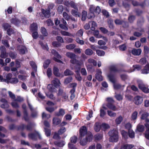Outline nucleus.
I'll return each mask as SVG.
<instances>
[{"label": "nucleus", "instance_id": "nucleus-24", "mask_svg": "<svg viewBox=\"0 0 149 149\" xmlns=\"http://www.w3.org/2000/svg\"><path fill=\"white\" fill-rule=\"evenodd\" d=\"M52 83L54 84V87L56 88L59 86L61 84L59 80L57 78H55L52 81Z\"/></svg>", "mask_w": 149, "mask_h": 149}, {"label": "nucleus", "instance_id": "nucleus-6", "mask_svg": "<svg viewBox=\"0 0 149 149\" xmlns=\"http://www.w3.org/2000/svg\"><path fill=\"white\" fill-rule=\"evenodd\" d=\"M41 11V13H38L37 16L38 17L40 16L42 19H43L44 17L48 18L50 17V10L42 9Z\"/></svg>", "mask_w": 149, "mask_h": 149}, {"label": "nucleus", "instance_id": "nucleus-19", "mask_svg": "<svg viewBox=\"0 0 149 149\" xmlns=\"http://www.w3.org/2000/svg\"><path fill=\"white\" fill-rule=\"evenodd\" d=\"M143 100L142 98L139 96H137L134 98V103L137 105L141 104L142 103Z\"/></svg>", "mask_w": 149, "mask_h": 149}, {"label": "nucleus", "instance_id": "nucleus-5", "mask_svg": "<svg viewBox=\"0 0 149 149\" xmlns=\"http://www.w3.org/2000/svg\"><path fill=\"white\" fill-rule=\"evenodd\" d=\"M118 132L116 130H110L108 133L110 136L109 141L111 142H117L118 141Z\"/></svg>", "mask_w": 149, "mask_h": 149}, {"label": "nucleus", "instance_id": "nucleus-15", "mask_svg": "<svg viewBox=\"0 0 149 149\" xmlns=\"http://www.w3.org/2000/svg\"><path fill=\"white\" fill-rule=\"evenodd\" d=\"M102 72L100 69H98L97 70V73L95 75V77L99 81H101L103 80V77L101 74Z\"/></svg>", "mask_w": 149, "mask_h": 149}, {"label": "nucleus", "instance_id": "nucleus-31", "mask_svg": "<svg viewBox=\"0 0 149 149\" xmlns=\"http://www.w3.org/2000/svg\"><path fill=\"white\" fill-rule=\"evenodd\" d=\"M101 127V126L100 123H96L95 125L94 130L96 132H98L100 130Z\"/></svg>", "mask_w": 149, "mask_h": 149}, {"label": "nucleus", "instance_id": "nucleus-54", "mask_svg": "<svg viewBox=\"0 0 149 149\" xmlns=\"http://www.w3.org/2000/svg\"><path fill=\"white\" fill-rule=\"evenodd\" d=\"M16 101L15 100L13 101L11 103L12 106L15 108H18L19 107V104L17 102H16Z\"/></svg>", "mask_w": 149, "mask_h": 149}, {"label": "nucleus", "instance_id": "nucleus-40", "mask_svg": "<svg viewBox=\"0 0 149 149\" xmlns=\"http://www.w3.org/2000/svg\"><path fill=\"white\" fill-rule=\"evenodd\" d=\"M60 122V120L58 118H54L53 119V123L54 125H57L59 124Z\"/></svg>", "mask_w": 149, "mask_h": 149}, {"label": "nucleus", "instance_id": "nucleus-46", "mask_svg": "<svg viewBox=\"0 0 149 149\" xmlns=\"http://www.w3.org/2000/svg\"><path fill=\"white\" fill-rule=\"evenodd\" d=\"M128 135L129 137L131 138H133L134 137V132L131 130H129Z\"/></svg>", "mask_w": 149, "mask_h": 149}, {"label": "nucleus", "instance_id": "nucleus-16", "mask_svg": "<svg viewBox=\"0 0 149 149\" xmlns=\"http://www.w3.org/2000/svg\"><path fill=\"white\" fill-rule=\"evenodd\" d=\"M0 101L2 103L0 105L1 108L6 109L9 106L6 100L4 99H1Z\"/></svg>", "mask_w": 149, "mask_h": 149}, {"label": "nucleus", "instance_id": "nucleus-29", "mask_svg": "<svg viewBox=\"0 0 149 149\" xmlns=\"http://www.w3.org/2000/svg\"><path fill=\"white\" fill-rule=\"evenodd\" d=\"M145 126L147 129L145 133V137L146 139L149 140V124L146 123Z\"/></svg>", "mask_w": 149, "mask_h": 149}, {"label": "nucleus", "instance_id": "nucleus-32", "mask_svg": "<svg viewBox=\"0 0 149 149\" xmlns=\"http://www.w3.org/2000/svg\"><path fill=\"white\" fill-rule=\"evenodd\" d=\"M112 103H108L107 104V106L110 109L115 111L117 110L116 107L112 104Z\"/></svg>", "mask_w": 149, "mask_h": 149}, {"label": "nucleus", "instance_id": "nucleus-63", "mask_svg": "<svg viewBox=\"0 0 149 149\" xmlns=\"http://www.w3.org/2000/svg\"><path fill=\"white\" fill-rule=\"evenodd\" d=\"M65 131L66 129L65 127H62L58 131V133L59 134H61L65 132Z\"/></svg>", "mask_w": 149, "mask_h": 149}, {"label": "nucleus", "instance_id": "nucleus-61", "mask_svg": "<svg viewBox=\"0 0 149 149\" xmlns=\"http://www.w3.org/2000/svg\"><path fill=\"white\" fill-rule=\"evenodd\" d=\"M63 16L67 20H68L70 19V16L65 12H63Z\"/></svg>", "mask_w": 149, "mask_h": 149}, {"label": "nucleus", "instance_id": "nucleus-62", "mask_svg": "<svg viewBox=\"0 0 149 149\" xmlns=\"http://www.w3.org/2000/svg\"><path fill=\"white\" fill-rule=\"evenodd\" d=\"M63 10V7L62 5L58 6L57 9V11L59 13H61Z\"/></svg>", "mask_w": 149, "mask_h": 149}, {"label": "nucleus", "instance_id": "nucleus-50", "mask_svg": "<svg viewBox=\"0 0 149 149\" xmlns=\"http://www.w3.org/2000/svg\"><path fill=\"white\" fill-rule=\"evenodd\" d=\"M121 134L123 137L125 139L128 138V134L127 132L124 130H122L121 132Z\"/></svg>", "mask_w": 149, "mask_h": 149}, {"label": "nucleus", "instance_id": "nucleus-26", "mask_svg": "<svg viewBox=\"0 0 149 149\" xmlns=\"http://www.w3.org/2000/svg\"><path fill=\"white\" fill-rule=\"evenodd\" d=\"M38 29V25L36 23H33L31 25L30 30L32 31H37Z\"/></svg>", "mask_w": 149, "mask_h": 149}, {"label": "nucleus", "instance_id": "nucleus-30", "mask_svg": "<svg viewBox=\"0 0 149 149\" xmlns=\"http://www.w3.org/2000/svg\"><path fill=\"white\" fill-rule=\"evenodd\" d=\"M123 119V118L121 116H119L115 120L116 123L117 125L120 124Z\"/></svg>", "mask_w": 149, "mask_h": 149}, {"label": "nucleus", "instance_id": "nucleus-42", "mask_svg": "<svg viewBox=\"0 0 149 149\" xmlns=\"http://www.w3.org/2000/svg\"><path fill=\"white\" fill-rule=\"evenodd\" d=\"M125 149H131L134 147V145L131 144H124L123 145Z\"/></svg>", "mask_w": 149, "mask_h": 149}, {"label": "nucleus", "instance_id": "nucleus-41", "mask_svg": "<svg viewBox=\"0 0 149 149\" xmlns=\"http://www.w3.org/2000/svg\"><path fill=\"white\" fill-rule=\"evenodd\" d=\"M90 24H91V29L92 31H94L95 29V27L97 26L96 23L94 21L89 22Z\"/></svg>", "mask_w": 149, "mask_h": 149}, {"label": "nucleus", "instance_id": "nucleus-38", "mask_svg": "<svg viewBox=\"0 0 149 149\" xmlns=\"http://www.w3.org/2000/svg\"><path fill=\"white\" fill-rule=\"evenodd\" d=\"M96 54L98 56H104L105 52L104 51L100 50H96Z\"/></svg>", "mask_w": 149, "mask_h": 149}, {"label": "nucleus", "instance_id": "nucleus-59", "mask_svg": "<svg viewBox=\"0 0 149 149\" xmlns=\"http://www.w3.org/2000/svg\"><path fill=\"white\" fill-rule=\"evenodd\" d=\"M47 145V144L45 142L43 143H41V145L40 144H36L35 147L37 149H38L40 148L42 146H46Z\"/></svg>", "mask_w": 149, "mask_h": 149}, {"label": "nucleus", "instance_id": "nucleus-4", "mask_svg": "<svg viewBox=\"0 0 149 149\" xmlns=\"http://www.w3.org/2000/svg\"><path fill=\"white\" fill-rule=\"evenodd\" d=\"M66 55L68 57L71 59L70 62L71 63L76 64L77 65L79 66L83 65L82 62L76 59V55L74 54L68 52L66 53Z\"/></svg>", "mask_w": 149, "mask_h": 149}, {"label": "nucleus", "instance_id": "nucleus-36", "mask_svg": "<svg viewBox=\"0 0 149 149\" xmlns=\"http://www.w3.org/2000/svg\"><path fill=\"white\" fill-rule=\"evenodd\" d=\"M93 34L97 38H100L102 37V36L99 34V31L97 30L94 31L93 32Z\"/></svg>", "mask_w": 149, "mask_h": 149}, {"label": "nucleus", "instance_id": "nucleus-8", "mask_svg": "<svg viewBox=\"0 0 149 149\" xmlns=\"http://www.w3.org/2000/svg\"><path fill=\"white\" fill-rule=\"evenodd\" d=\"M64 4L68 7L71 6L76 10L78 9V4L75 3L74 1H71L70 2L69 1L66 0L63 3Z\"/></svg>", "mask_w": 149, "mask_h": 149}, {"label": "nucleus", "instance_id": "nucleus-2", "mask_svg": "<svg viewBox=\"0 0 149 149\" xmlns=\"http://www.w3.org/2000/svg\"><path fill=\"white\" fill-rule=\"evenodd\" d=\"M110 72L107 75V77L110 81L113 83H114L116 81L115 78L112 73H115L116 72H120V70L117 67L116 65H112L110 66L109 67Z\"/></svg>", "mask_w": 149, "mask_h": 149}, {"label": "nucleus", "instance_id": "nucleus-58", "mask_svg": "<svg viewBox=\"0 0 149 149\" xmlns=\"http://www.w3.org/2000/svg\"><path fill=\"white\" fill-rule=\"evenodd\" d=\"M50 63V61L49 60H47L45 61L43 64V67L45 68H46L49 65Z\"/></svg>", "mask_w": 149, "mask_h": 149}, {"label": "nucleus", "instance_id": "nucleus-64", "mask_svg": "<svg viewBox=\"0 0 149 149\" xmlns=\"http://www.w3.org/2000/svg\"><path fill=\"white\" fill-rule=\"evenodd\" d=\"M123 21L120 19H117L115 20V23L116 25H120L123 24Z\"/></svg>", "mask_w": 149, "mask_h": 149}, {"label": "nucleus", "instance_id": "nucleus-25", "mask_svg": "<svg viewBox=\"0 0 149 149\" xmlns=\"http://www.w3.org/2000/svg\"><path fill=\"white\" fill-rule=\"evenodd\" d=\"M141 73L143 74H147L149 73V64H147L144 69L141 70Z\"/></svg>", "mask_w": 149, "mask_h": 149}, {"label": "nucleus", "instance_id": "nucleus-60", "mask_svg": "<svg viewBox=\"0 0 149 149\" xmlns=\"http://www.w3.org/2000/svg\"><path fill=\"white\" fill-rule=\"evenodd\" d=\"M77 137L75 136H74L70 138V142L72 143H75L77 142Z\"/></svg>", "mask_w": 149, "mask_h": 149}, {"label": "nucleus", "instance_id": "nucleus-27", "mask_svg": "<svg viewBox=\"0 0 149 149\" xmlns=\"http://www.w3.org/2000/svg\"><path fill=\"white\" fill-rule=\"evenodd\" d=\"M29 64L32 69L35 72H36L37 71V66L35 63L32 61H30Z\"/></svg>", "mask_w": 149, "mask_h": 149}, {"label": "nucleus", "instance_id": "nucleus-48", "mask_svg": "<svg viewBox=\"0 0 149 149\" xmlns=\"http://www.w3.org/2000/svg\"><path fill=\"white\" fill-rule=\"evenodd\" d=\"M88 61L89 63H92L95 66L97 65V63L96 61L92 58H90L88 59Z\"/></svg>", "mask_w": 149, "mask_h": 149}, {"label": "nucleus", "instance_id": "nucleus-28", "mask_svg": "<svg viewBox=\"0 0 149 149\" xmlns=\"http://www.w3.org/2000/svg\"><path fill=\"white\" fill-rule=\"evenodd\" d=\"M47 88L51 92H56L57 90L54 87L52 84H49L47 86Z\"/></svg>", "mask_w": 149, "mask_h": 149}, {"label": "nucleus", "instance_id": "nucleus-33", "mask_svg": "<svg viewBox=\"0 0 149 149\" xmlns=\"http://www.w3.org/2000/svg\"><path fill=\"white\" fill-rule=\"evenodd\" d=\"M77 10L78 9L76 10H72L71 11L72 14L74 16L79 17H80V13Z\"/></svg>", "mask_w": 149, "mask_h": 149}, {"label": "nucleus", "instance_id": "nucleus-47", "mask_svg": "<svg viewBox=\"0 0 149 149\" xmlns=\"http://www.w3.org/2000/svg\"><path fill=\"white\" fill-rule=\"evenodd\" d=\"M107 114L109 116L111 117H115L116 116V113L109 110H108Z\"/></svg>", "mask_w": 149, "mask_h": 149}, {"label": "nucleus", "instance_id": "nucleus-7", "mask_svg": "<svg viewBox=\"0 0 149 149\" xmlns=\"http://www.w3.org/2000/svg\"><path fill=\"white\" fill-rule=\"evenodd\" d=\"M137 82L139 87L140 89L144 93H149V88L148 87L145 86V85L141 80H138Z\"/></svg>", "mask_w": 149, "mask_h": 149}, {"label": "nucleus", "instance_id": "nucleus-1", "mask_svg": "<svg viewBox=\"0 0 149 149\" xmlns=\"http://www.w3.org/2000/svg\"><path fill=\"white\" fill-rule=\"evenodd\" d=\"M80 143L82 146L85 145L87 142H90L92 140L93 135L90 133L87 134V130L86 127L85 126L82 127L80 128Z\"/></svg>", "mask_w": 149, "mask_h": 149}, {"label": "nucleus", "instance_id": "nucleus-56", "mask_svg": "<svg viewBox=\"0 0 149 149\" xmlns=\"http://www.w3.org/2000/svg\"><path fill=\"white\" fill-rule=\"evenodd\" d=\"M18 82V79L17 78H13L10 79L9 82L13 84H16Z\"/></svg>", "mask_w": 149, "mask_h": 149}, {"label": "nucleus", "instance_id": "nucleus-22", "mask_svg": "<svg viewBox=\"0 0 149 149\" xmlns=\"http://www.w3.org/2000/svg\"><path fill=\"white\" fill-rule=\"evenodd\" d=\"M10 22L12 24L16 26H18L20 23V21L16 17L13 18L10 20Z\"/></svg>", "mask_w": 149, "mask_h": 149}, {"label": "nucleus", "instance_id": "nucleus-57", "mask_svg": "<svg viewBox=\"0 0 149 149\" xmlns=\"http://www.w3.org/2000/svg\"><path fill=\"white\" fill-rule=\"evenodd\" d=\"M75 47V45L73 44H71L68 45H67L66 46V48L68 50H71L74 49Z\"/></svg>", "mask_w": 149, "mask_h": 149}, {"label": "nucleus", "instance_id": "nucleus-13", "mask_svg": "<svg viewBox=\"0 0 149 149\" xmlns=\"http://www.w3.org/2000/svg\"><path fill=\"white\" fill-rule=\"evenodd\" d=\"M0 49L1 53L0 57L4 58L7 57L8 56V54L6 52V49L5 47L2 46L1 47Z\"/></svg>", "mask_w": 149, "mask_h": 149}, {"label": "nucleus", "instance_id": "nucleus-49", "mask_svg": "<svg viewBox=\"0 0 149 149\" xmlns=\"http://www.w3.org/2000/svg\"><path fill=\"white\" fill-rule=\"evenodd\" d=\"M41 32L42 34L44 36H47L48 33L46 29L44 27H42L40 29Z\"/></svg>", "mask_w": 149, "mask_h": 149}, {"label": "nucleus", "instance_id": "nucleus-43", "mask_svg": "<svg viewBox=\"0 0 149 149\" xmlns=\"http://www.w3.org/2000/svg\"><path fill=\"white\" fill-rule=\"evenodd\" d=\"M53 73L56 76L59 77L60 75V74L59 72V70L56 67H54Z\"/></svg>", "mask_w": 149, "mask_h": 149}, {"label": "nucleus", "instance_id": "nucleus-20", "mask_svg": "<svg viewBox=\"0 0 149 149\" xmlns=\"http://www.w3.org/2000/svg\"><path fill=\"white\" fill-rule=\"evenodd\" d=\"M132 54L135 56H139L141 53V50L140 49H133L131 51Z\"/></svg>", "mask_w": 149, "mask_h": 149}, {"label": "nucleus", "instance_id": "nucleus-52", "mask_svg": "<svg viewBox=\"0 0 149 149\" xmlns=\"http://www.w3.org/2000/svg\"><path fill=\"white\" fill-rule=\"evenodd\" d=\"M83 30L80 29L79 30L76 34V36L79 37H81L83 35Z\"/></svg>", "mask_w": 149, "mask_h": 149}, {"label": "nucleus", "instance_id": "nucleus-55", "mask_svg": "<svg viewBox=\"0 0 149 149\" xmlns=\"http://www.w3.org/2000/svg\"><path fill=\"white\" fill-rule=\"evenodd\" d=\"M137 129L140 132H142L144 129V126L142 125H139L137 127Z\"/></svg>", "mask_w": 149, "mask_h": 149}, {"label": "nucleus", "instance_id": "nucleus-14", "mask_svg": "<svg viewBox=\"0 0 149 149\" xmlns=\"http://www.w3.org/2000/svg\"><path fill=\"white\" fill-rule=\"evenodd\" d=\"M22 107L23 109H24V111H23L24 118L25 120L26 121H27L29 120V117L28 116V113L26 109V105L25 104H23Z\"/></svg>", "mask_w": 149, "mask_h": 149}, {"label": "nucleus", "instance_id": "nucleus-17", "mask_svg": "<svg viewBox=\"0 0 149 149\" xmlns=\"http://www.w3.org/2000/svg\"><path fill=\"white\" fill-rule=\"evenodd\" d=\"M17 49L19 51L20 53L22 54H24L27 50L26 47L22 45L18 46Z\"/></svg>", "mask_w": 149, "mask_h": 149}, {"label": "nucleus", "instance_id": "nucleus-37", "mask_svg": "<svg viewBox=\"0 0 149 149\" xmlns=\"http://www.w3.org/2000/svg\"><path fill=\"white\" fill-rule=\"evenodd\" d=\"M87 17V12L83 10L82 13L81 20L83 21H85Z\"/></svg>", "mask_w": 149, "mask_h": 149}, {"label": "nucleus", "instance_id": "nucleus-9", "mask_svg": "<svg viewBox=\"0 0 149 149\" xmlns=\"http://www.w3.org/2000/svg\"><path fill=\"white\" fill-rule=\"evenodd\" d=\"M64 4L68 7L71 6L76 10L78 9V4L75 3L74 1H71L70 2L69 1L66 0L63 3Z\"/></svg>", "mask_w": 149, "mask_h": 149}, {"label": "nucleus", "instance_id": "nucleus-53", "mask_svg": "<svg viewBox=\"0 0 149 149\" xmlns=\"http://www.w3.org/2000/svg\"><path fill=\"white\" fill-rule=\"evenodd\" d=\"M138 115L137 111H135L133 112L131 116V118L132 120H135L136 119Z\"/></svg>", "mask_w": 149, "mask_h": 149}, {"label": "nucleus", "instance_id": "nucleus-23", "mask_svg": "<svg viewBox=\"0 0 149 149\" xmlns=\"http://www.w3.org/2000/svg\"><path fill=\"white\" fill-rule=\"evenodd\" d=\"M54 143L55 145L58 147H62L65 145V143L64 141H56Z\"/></svg>", "mask_w": 149, "mask_h": 149}, {"label": "nucleus", "instance_id": "nucleus-39", "mask_svg": "<svg viewBox=\"0 0 149 149\" xmlns=\"http://www.w3.org/2000/svg\"><path fill=\"white\" fill-rule=\"evenodd\" d=\"M51 53L52 54L54 55L55 56L57 57L58 58L60 59L61 57V56L55 50H52L51 51Z\"/></svg>", "mask_w": 149, "mask_h": 149}, {"label": "nucleus", "instance_id": "nucleus-18", "mask_svg": "<svg viewBox=\"0 0 149 149\" xmlns=\"http://www.w3.org/2000/svg\"><path fill=\"white\" fill-rule=\"evenodd\" d=\"M29 107L31 111V116L33 118H36L37 116V112L36 111L34 110L32 106L29 102L28 103Z\"/></svg>", "mask_w": 149, "mask_h": 149}, {"label": "nucleus", "instance_id": "nucleus-3", "mask_svg": "<svg viewBox=\"0 0 149 149\" xmlns=\"http://www.w3.org/2000/svg\"><path fill=\"white\" fill-rule=\"evenodd\" d=\"M89 10L90 13L88 14V18L90 19L95 17V13L97 15L99 14L101 12V9L100 7L98 6L95 7L93 5H91L90 6Z\"/></svg>", "mask_w": 149, "mask_h": 149}, {"label": "nucleus", "instance_id": "nucleus-10", "mask_svg": "<svg viewBox=\"0 0 149 149\" xmlns=\"http://www.w3.org/2000/svg\"><path fill=\"white\" fill-rule=\"evenodd\" d=\"M28 136L29 139L33 140H36L38 137L39 139H42V137L40 134L38 132L36 131H35L34 133H29V134Z\"/></svg>", "mask_w": 149, "mask_h": 149}, {"label": "nucleus", "instance_id": "nucleus-44", "mask_svg": "<svg viewBox=\"0 0 149 149\" xmlns=\"http://www.w3.org/2000/svg\"><path fill=\"white\" fill-rule=\"evenodd\" d=\"M108 23L109 27L111 29H113L114 28L113 21L111 19H109L108 21Z\"/></svg>", "mask_w": 149, "mask_h": 149}, {"label": "nucleus", "instance_id": "nucleus-35", "mask_svg": "<svg viewBox=\"0 0 149 149\" xmlns=\"http://www.w3.org/2000/svg\"><path fill=\"white\" fill-rule=\"evenodd\" d=\"M65 113V110L63 109H59L58 113H56V115L57 116H63Z\"/></svg>", "mask_w": 149, "mask_h": 149}, {"label": "nucleus", "instance_id": "nucleus-45", "mask_svg": "<svg viewBox=\"0 0 149 149\" xmlns=\"http://www.w3.org/2000/svg\"><path fill=\"white\" fill-rule=\"evenodd\" d=\"M72 78L71 77H67L65 80L64 84H67L69 83L72 81Z\"/></svg>", "mask_w": 149, "mask_h": 149}, {"label": "nucleus", "instance_id": "nucleus-21", "mask_svg": "<svg viewBox=\"0 0 149 149\" xmlns=\"http://www.w3.org/2000/svg\"><path fill=\"white\" fill-rule=\"evenodd\" d=\"M148 116V113L147 112H145L142 114L141 118V119L145 120V121L146 122L149 123V119L147 118V117Z\"/></svg>", "mask_w": 149, "mask_h": 149}, {"label": "nucleus", "instance_id": "nucleus-34", "mask_svg": "<svg viewBox=\"0 0 149 149\" xmlns=\"http://www.w3.org/2000/svg\"><path fill=\"white\" fill-rule=\"evenodd\" d=\"M84 52L85 54L87 55L91 56L93 54V52L92 49L88 48Z\"/></svg>", "mask_w": 149, "mask_h": 149}, {"label": "nucleus", "instance_id": "nucleus-51", "mask_svg": "<svg viewBox=\"0 0 149 149\" xmlns=\"http://www.w3.org/2000/svg\"><path fill=\"white\" fill-rule=\"evenodd\" d=\"M64 73L65 75L66 76L69 75H72L73 74V72L69 69H66Z\"/></svg>", "mask_w": 149, "mask_h": 149}, {"label": "nucleus", "instance_id": "nucleus-12", "mask_svg": "<svg viewBox=\"0 0 149 149\" xmlns=\"http://www.w3.org/2000/svg\"><path fill=\"white\" fill-rule=\"evenodd\" d=\"M80 66L79 65H77V66L75 67V72L76 73V75H75V77L76 79L78 81H80L82 80V78L80 76V74L79 73V71L80 69Z\"/></svg>", "mask_w": 149, "mask_h": 149}, {"label": "nucleus", "instance_id": "nucleus-11", "mask_svg": "<svg viewBox=\"0 0 149 149\" xmlns=\"http://www.w3.org/2000/svg\"><path fill=\"white\" fill-rule=\"evenodd\" d=\"M34 125V124L30 123L26 126L25 125L22 124L18 127V129L19 130H23L26 128L28 130H31Z\"/></svg>", "mask_w": 149, "mask_h": 149}]
</instances>
